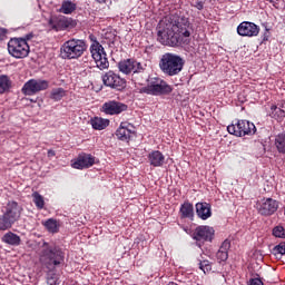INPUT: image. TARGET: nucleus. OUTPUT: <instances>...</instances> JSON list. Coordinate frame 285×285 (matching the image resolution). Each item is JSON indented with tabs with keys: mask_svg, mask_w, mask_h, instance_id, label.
Returning a JSON list of instances; mask_svg holds the SVG:
<instances>
[{
	"mask_svg": "<svg viewBox=\"0 0 285 285\" xmlns=\"http://www.w3.org/2000/svg\"><path fill=\"white\" fill-rule=\"evenodd\" d=\"M157 41L163 46L190 43V21L186 18H165L159 23Z\"/></svg>",
	"mask_w": 285,
	"mask_h": 285,
	"instance_id": "1",
	"label": "nucleus"
},
{
	"mask_svg": "<svg viewBox=\"0 0 285 285\" xmlns=\"http://www.w3.org/2000/svg\"><path fill=\"white\" fill-rule=\"evenodd\" d=\"M184 58L179 55L167 52L161 56L159 68L167 77H177L184 70Z\"/></svg>",
	"mask_w": 285,
	"mask_h": 285,
	"instance_id": "2",
	"label": "nucleus"
},
{
	"mask_svg": "<svg viewBox=\"0 0 285 285\" xmlns=\"http://www.w3.org/2000/svg\"><path fill=\"white\" fill-rule=\"evenodd\" d=\"M62 59H79L88 50V43L83 39L71 38L61 46Z\"/></svg>",
	"mask_w": 285,
	"mask_h": 285,
	"instance_id": "3",
	"label": "nucleus"
},
{
	"mask_svg": "<svg viewBox=\"0 0 285 285\" xmlns=\"http://www.w3.org/2000/svg\"><path fill=\"white\" fill-rule=\"evenodd\" d=\"M63 252L61 248L57 246H49L48 243L42 244V252L40 254V262L50 271V268H55V266H59L63 264Z\"/></svg>",
	"mask_w": 285,
	"mask_h": 285,
	"instance_id": "4",
	"label": "nucleus"
},
{
	"mask_svg": "<svg viewBox=\"0 0 285 285\" xmlns=\"http://www.w3.org/2000/svg\"><path fill=\"white\" fill-rule=\"evenodd\" d=\"M89 39L91 40L90 46V53L91 57L99 70H106L109 68L110 62H108V57L106 55V50L104 49V46L97 41V38L95 36H90Z\"/></svg>",
	"mask_w": 285,
	"mask_h": 285,
	"instance_id": "5",
	"label": "nucleus"
},
{
	"mask_svg": "<svg viewBox=\"0 0 285 285\" xmlns=\"http://www.w3.org/2000/svg\"><path fill=\"white\" fill-rule=\"evenodd\" d=\"M139 92L141 95H153L154 97H157L159 95H168L169 92H173V87L161 78H151L148 86L141 87Z\"/></svg>",
	"mask_w": 285,
	"mask_h": 285,
	"instance_id": "6",
	"label": "nucleus"
},
{
	"mask_svg": "<svg viewBox=\"0 0 285 285\" xmlns=\"http://www.w3.org/2000/svg\"><path fill=\"white\" fill-rule=\"evenodd\" d=\"M8 52L14 59H26L30 55V46L22 38H12L8 42Z\"/></svg>",
	"mask_w": 285,
	"mask_h": 285,
	"instance_id": "7",
	"label": "nucleus"
},
{
	"mask_svg": "<svg viewBox=\"0 0 285 285\" xmlns=\"http://www.w3.org/2000/svg\"><path fill=\"white\" fill-rule=\"evenodd\" d=\"M227 132L235 135V137H246V135H255L257 128L255 124L248 120H238L236 124L227 126Z\"/></svg>",
	"mask_w": 285,
	"mask_h": 285,
	"instance_id": "8",
	"label": "nucleus"
},
{
	"mask_svg": "<svg viewBox=\"0 0 285 285\" xmlns=\"http://www.w3.org/2000/svg\"><path fill=\"white\" fill-rule=\"evenodd\" d=\"M50 83L47 80L42 79H30L22 87L23 95L28 97H32V95H37V92H41V90H48Z\"/></svg>",
	"mask_w": 285,
	"mask_h": 285,
	"instance_id": "9",
	"label": "nucleus"
},
{
	"mask_svg": "<svg viewBox=\"0 0 285 285\" xmlns=\"http://www.w3.org/2000/svg\"><path fill=\"white\" fill-rule=\"evenodd\" d=\"M48 26L51 30L59 32L61 30H68V28H75V26H77V22H75V20H72L71 18L53 16L49 18Z\"/></svg>",
	"mask_w": 285,
	"mask_h": 285,
	"instance_id": "10",
	"label": "nucleus"
},
{
	"mask_svg": "<svg viewBox=\"0 0 285 285\" xmlns=\"http://www.w3.org/2000/svg\"><path fill=\"white\" fill-rule=\"evenodd\" d=\"M102 83L108 88H114L116 90H121L126 88V80L121 78L120 75L115 73L114 71H108L102 76Z\"/></svg>",
	"mask_w": 285,
	"mask_h": 285,
	"instance_id": "11",
	"label": "nucleus"
},
{
	"mask_svg": "<svg viewBox=\"0 0 285 285\" xmlns=\"http://www.w3.org/2000/svg\"><path fill=\"white\" fill-rule=\"evenodd\" d=\"M118 69L120 72H122V75L144 72V65L135 59H126L118 63Z\"/></svg>",
	"mask_w": 285,
	"mask_h": 285,
	"instance_id": "12",
	"label": "nucleus"
},
{
	"mask_svg": "<svg viewBox=\"0 0 285 285\" xmlns=\"http://www.w3.org/2000/svg\"><path fill=\"white\" fill-rule=\"evenodd\" d=\"M279 208V203L273 198H265L262 200V204L258 208L259 215L264 217H271V215H275L277 209Z\"/></svg>",
	"mask_w": 285,
	"mask_h": 285,
	"instance_id": "13",
	"label": "nucleus"
},
{
	"mask_svg": "<svg viewBox=\"0 0 285 285\" xmlns=\"http://www.w3.org/2000/svg\"><path fill=\"white\" fill-rule=\"evenodd\" d=\"M193 237L196 242H213L215 229L210 226H199L195 229Z\"/></svg>",
	"mask_w": 285,
	"mask_h": 285,
	"instance_id": "14",
	"label": "nucleus"
},
{
	"mask_svg": "<svg viewBox=\"0 0 285 285\" xmlns=\"http://www.w3.org/2000/svg\"><path fill=\"white\" fill-rule=\"evenodd\" d=\"M21 213H23V208L19 206V203L9 202L3 214L10 219L11 224H14L21 218Z\"/></svg>",
	"mask_w": 285,
	"mask_h": 285,
	"instance_id": "15",
	"label": "nucleus"
},
{
	"mask_svg": "<svg viewBox=\"0 0 285 285\" xmlns=\"http://www.w3.org/2000/svg\"><path fill=\"white\" fill-rule=\"evenodd\" d=\"M71 166L77 170L91 168V166H95V157L90 154H80L75 160H72Z\"/></svg>",
	"mask_w": 285,
	"mask_h": 285,
	"instance_id": "16",
	"label": "nucleus"
},
{
	"mask_svg": "<svg viewBox=\"0 0 285 285\" xmlns=\"http://www.w3.org/2000/svg\"><path fill=\"white\" fill-rule=\"evenodd\" d=\"M126 110H128V106L119 101H108L102 105V112L105 115H121Z\"/></svg>",
	"mask_w": 285,
	"mask_h": 285,
	"instance_id": "17",
	"label": "nucleus"
},
{
	"mask_svg": "<svg viewBox=\"0 0 285 285\" xmlns=\"http://www.w3.org/2000/svg\"><path fill=\"white\" fill-rule=\"evenodd\" d=\"M237 32L240 37H257L259 27L254 22L244 21L237 27Z\"/></svg>",
	"mask_w": 285,
	"mask_h": 285,
	"instance_id": "18",
	"label": "nucleus"
},
{
	"mask_svg": "<svg viewBox=\"0 0 285 285\" xmlns=\"http://www.w3.org/2000/svg\"><path fill=\"white\" fill-rule=\"evenodd\" d=\"M132 128V125L129 122H121L119 128L116 130V137L120 141H129L130 137H132V132H135Z\"/></svg>",
	"mask_w": 285,
	"mask_h": 285,
	"instance_id": "19",
	"label": "nucleus"
},
{
	"mask_svg": "<svg viewBox=\"0 0 285 285\" xmlns=\"http://www.w3.org/2000/svg\"><path fill=\"white\" fill-rule=\"evenodd\" d=\"M148 161L154 168H160L166 163V156L159 150H154L148 154Z\"/></svg>",
	"mask_w": 285,
	"mask_h": 285,
	"instance_id": "20",
	"label": "nucleus"
},
{
	"mask_svg": "<svg viewBox=\"0 0 285 285\" xmlns=\"http://www.w3.org/2000/svg\"><path fill=\"white\" fill-rule=\"evenodd\" d=\"M196 215H198V217L200 219H209V217L213 216V212L210 209V204L208 203H197L196 204Z\"/></svg>",
	"mask_w": 285,
	"mask_h": 285,
	"instance_id": "21",
	"label": "nucleus"
},
{
	"mask_svg": "<svg viewBox=\"0 0 285 285\" xmlns=\"http://www.w3.org/2000/svg\"><path fill=\"white\" fill-rule=\"evenodd\" d=\"M179 214H180L181 219H193V217L195 215V208L193 207V204L185 202L180 206Z\"/></svg>",
	"mask_w": 285,
	"mask_h": 285,
	"instance_id": "22",
	"label": "nucleus"
},
{
	"mask_svg": "<svg viewBox=\"0 0 285 285\" xmlns=\"http://www.w3.org/2000/svg\"><path fill=\"white\" fill-rule=\"evenodd\" d=\"M228 250H230V240L225 239L216 253L218 262H226L228 259Z\"/></svg>",
	"mask_w": 285,
	"mask_h": 285,
	"instance_id": "23",
	"label": "nucleus"
},
{
	"mask_svg": "<svg viewBox=\"0 0 285 285\" xmlns=\"http://www.w3.org/2000/svg\"><path fill=\"white\" fill-rule=\"evenodd\" d=\"M75 10H77V2L71 0H63L61 2L59 12H61V14H72Z\"/></svg>",
	"mask_w": 285,
	"mask_h": 285,
	"instance_id": "24",
	"label": "nucleus"
},
{
	"mask_svg": "<svg viewBox=\"0 0 285 285\" xmlns=\"http://www.w3.org/2000/svg\"><path fill=\"white\" fill-rule=\"evenodd\" d=\"M2 242L10 246H19L21 244V237L12 232H8L2 236Z\"/></svg>",
	"mask_w": 285,
	"mask_h": 285,
	"instance_id": "25",
	"label": "nucleus"
},
{
	"mask_svg": "<svg viewBox=\"0 0 285 285\" xmlns=\"http://www.w3.org/2000/svg\"><path fill=\"white\" fill-rule=\"evenodd\" d=\"M90 124L94 130H105V128H108V126L110 125V120L95 117L91 119Z\"/></svg>",
	"mask_w": 285,
	"mask_h": 285,
	"instance_id": "26",
	"label": "nucleus"
},
{
	"mask_svg": "<svg viewBox=\"0 0 285 285\" xmlns=\"http://www.w3.org/2000/svg\"><path fill=\"white\" fill-rule=\"evenodd\" d=\"M12 88V80L6 75H0V95L8 92Z\"/></svg>",
	"mask_w": 285,
	"mask_h": 285,
	"instance_id": "27",
	"label": "nucleus"
},
{
	"mask_svg": "<svg viewBox=\"0 0 285 285\" xmlns=\"http://www.w3.org/2000/svg\"><path fill=\"white\" fill-rule=\"evenodd\" d=\"M42 226H45V228L48 230V233H57L60 228V224L58 223L57 219L53 218H49L45 222H42Z\"/></svg>",
	"mask_w": 285,
	"mask_h": 285,
	"instance_id": "28",
	"label": "nucleus"
},
{
	"mask_svg": "<svg viewBox=\"0 0 285 285\" xmlns=\"http://www.w3.org/2000/svg\"><path fill=\"white\" fill-rule=\"evenodd\" d=\"M271 117L274 119H284L285 117V104H282L281 107L272 105L271 107Z\"/></svg>",
	"mask_w": 285,
	"mask_h": 285,
	"instance_id": "29",
	"label": "nucleus"
},
{
	"mask_svg": "<svg viewBox=\"0 0 285 285\" xmlns=\"http://www.w3.org/2000/svg\"><path fill=\"white\" fill-rule=\"evenodd\" d=\"M274 146L278 153H281L282 155H285V134H278L275 137Z\"/></svg>",
	"mask_w": 285,
	"mask_h": 285,
	"instance_id": "30",
	"label": "nucleus"
},
{
	"mask_svg": "<svg viewBox=\"0 0 285 285\" xmlns=\"http://www.w3.org/2000/svg\"><path fill=\"white\" fill-rule=\"evenodd\" d=\"M65 95L66 91L63 88H55L50 92V99H52L53 101H61Z\"/></svg>",
	"mask_w": 285,
	"mask_h": 285,
	"instance_id": "31",
	"label": "nucleus"
},
{
	"mask_svg": "<svg viewBox=\"0 0 285 285\" xmlns=\"http://www.w3.org/2000/svg\"><path fill=\"white\" fill-rule=\"evenodd\" d=\"M12 222L3 214L0 215V230H8L12 228Z\"/></svg>",
	"mask_w": 285,
	"mask_h": 285,
	"instance_id": "32",
	"label": "nucleus"
},
{
	"mask_svg": "<svg viewBox=\"0 0 285 285\" xmlns=\"http://www.w3.org/2000/svg\"><path fill=\"white\" fill-rule=\"evenodd\" d=\"M33 203L41 210L43 206H46V202L43 200V196H41L39 193H33L32 194Z\"/></svg>",
	"mask_w": 285,
	"mask_h": 285,
	"instance_id": "33",
	"label": "nucleus"
},
{
	"mask_svg": "<svg viewBox=\"0 0 285 285\" xmlns=\"http://www.w3.org/2000/svg\"><path fill=\"white\" fill-rule=\"evenodd\" d=\"M273 255H275V257L277 259H279L282 256L285 255V243H281L278 245H276L273 250H272Z\"/></svg>",
	"mask_w": 285,
	"mask_h": 285,
	"instance_id": "34",
	"label": "nucleus"
},
{
	"mask_svg": "<svg viewBox=\"0 0 285 285\" xmlns=\"http://www.w3.org/2000/svg\"><path fill=\"white\" fill-rule=\"evenodd\" d=\"M273 236L277 237L278 239H285V227L282 225L275 226L273 228Z\"/></svg>",
	"mask_w": 285,
	"mask_h": 285,
	"instance_id": "35",
	"label": "nucleus"
},
{
	"mask_svg": "<svg viewBox=\"0 0 285 285\" xmlns=\"http://www.w3.org/2000/svg\"><path fill=\"white\" fill-rule=\"evenodd\" d=\"M48 285H59V276L55 273H49L47 276Z\"/></svg>",
	"mask_w": 285,
	"mask_h": 285,
	"instance_id": "36",
	"label": "nucleus"
},
{
	"mask_svg": "<svg viewBox=\"0 0 285 285\" xmlns=\"http://www.w3.org/2000/svg\"><path fill=\"white\" fill-rule=\"evenodd\" d=\"M213 267L210 266V263L208 261L200 262V269L206 273V271H210Z\"/></svg>",
	"mask_w": 285,
	"mask_h": 285,
	"instance_id": "37",
	"label": "nucleus"
},
{
	"mask_svg": "<svg viewBox=\"0 0 285 285\" xmlns=\"http://www.w3.org/2000/svg\"><path fill=\"white\" fill-rule=\"evenodd\" d=\"M248 285H264V282L259 278H252L249 279Z\"/></svg>",
	"mask_w": 285,
	"mask_h": 285,
	"instance_id": "38",
	"label": "nucleus"
},
{
	"mask_svg": "<svg viewBox=\"0 0 285 285\" xmlns=\"http://www.w3.org/2000/svg\"><path fill=\"white\" fill-rule=\"evenodd\" d=\"M7 33H8L7 29L0 28V41H3Z\"/></svg>",
	"mask_w": 285,
	"mask_h": 285,
	"instance_id": "39",
	"label": "nucleus"
},
{
	"mask_svg": "<svg viewBox=\"0 0 285 285\" xmlns=\"http://www.w3.org/2000/svg\"><path fill=\"white\" fill-rule=\"evenodd\" d=\"M56 153L52 149H49L47 153V157H49V159H52V157H55Z\"/></svg>",
	"mask_w": 285,
	"mask_h": 285,
	"instance_id": "40",
	"label": "nucleus"
},
{
	"mask_svg": "<svg viewBox=\"0 0 285 285\" xmlns=\"http://www.w3.org/2000/svg\"><path fill=\"white\" fill-rule=\"evenodd\" d=\"M82 63H90V56L82 57Z\"/></svg>",
	"mask_w": 285,
	"mask_h": 285,
	"instance_id": "41",
	"label": "nucleus"
},
{
	"mask_svg": "<svg viewBox=\"0 0 285 285\" xmlns=\"http://www.w3.org/2000/svg\"><path fill=\"white\" fill-rule=\"evenodd\" d=\"M196 8L197 10H204V3L197 2Z\"/></svg>",
	"mask_w": 285,
	"mask_h": 285,
	"instance_id": "42",
	"label": "nucleus"
},
{
	"mask_svg": "<svg viewBox=\"0 0 285 285\" xmlns=\"http://www.w3.org/2000/svg\"><path fill=\"white\" fill-rule=\"evenodd\" d=\"M98 3H106V0H96Z\"/></svg>",
	"mask_w": 285,
	"mask_h": 285,
	"instance_id": "43",
	"label": "nucleus"
}]
</instances>
